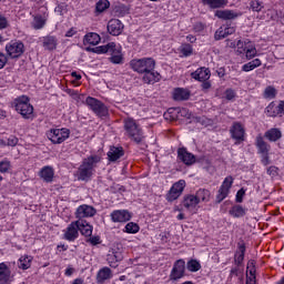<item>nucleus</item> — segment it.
Wrapping results in <instances>:
<instances>
[{"mask_svg": "<svg viewBox=\"0 0 284 284\" xmlns=\"http://www.w3.org/2000/svg\"><path fill=\"white\" fill-rule=\"evenodd\" d=\"M123 128H124V134L130 139V141H133V143H143V140L145 139V134L143 133V129L139 123H136V120L132 118H128L123 121Z\"/></svg>", "mask_w": 284, "mask_h": 284, "instance_id": "nucleus-1", "label": "nucleus"}, {"mask_svg": "<svg viewBox=\"0 0 284 284\" xmlns=\"http://www.w3.org/2000/svg\"><path fill=\"white\" fill-rule=\"evenodd\" d=\"M100 162L101 158L99 155H91L84 159L78 169V181H90L94 174V168H97V163Z\"/></svg>", "mask_w": 284, "mask_h": 284, "instance_id": "nucleus-2", "label": "nucleus"}, {"mask_svg": "<svg viewBox=\"0 0 284 284\" xmlns=\"http://www.w3.org/2000/svg\"><path fill=\"white\" fill-rule=\"evenodd\" d=\"M95 54H110L111 63H123V53H121V47H118L114 42H109L108 44L97 47L93 49Z\"/></svg>", "mask_w": 284, "mask_h": 284, "instance_id": "nucleus-3", "label": "nucleus"}, {"mask_svg": "<svg viewBox=\"0 0 284 284\" xmlns=\"http://www.w3.org/2000/svg\"><path fill=\"white\" fill-rule=\"evenodd\" d=\"M95 54H110L111 63H123V53H121V47H118L114 42H109L108 44L97 47L93 49Z\"/></svg>", "mask_w": 284, "mask_h": 284, "instance_id": "nucleus-4", "label": "nucleus"}, {"mask_svg": "<svg viewBox=\"0 0 284 284\" xmlns=\"http://www.w3.org/2000/svg\"><path fill=\"white\" fill-rule=\"evenodd\" d=\"M11 106L14 108L18 114H21L22 119H32V114H34V106L31 105L30 98L27 95L16 98Z\"/></svg>", "mask_w": 284, "mask_h": 284, "instance_id": "nucleus-5", "label": "nucleus"}, {"mask_svg": "<svg viewBox=\"0 0 284 284\" xmlns=\"http://www.w3.org/2000/svg\"><path fill=\"white\" fill-rule=\"evenodd\" d=\"M130 67L139 74H145L156 68V62L152 58L134 59L130 62Z\"/></svg>", "mask_w": 284, "mask_h": 284, "instance_id": "nucleus-6", "label": "nucleus"}, {"mask_svg": "<svg viewBox=\"0 0 284 284\" xmlns=\"http://www.w3.org/2000/svg\"><path fill=\"white\" fill-rule=\"evenodd\" d=\"M84 103L100 119H103V116H108L109 114L108 106L105 105V103H103L99 99L93 97H88Z\"/></svg>", "mask_w": 284, "mask_h": 284, "instance_id": "nucleus-7", "label": "nucleus"}, {"mask_svg": "<svg viewBox=\"0 0 284 284\" xmlns=\"http://www.w3.org/2000/svg\"><path fill=\"white\" fill-rule=\"evenodd\" d=\"M237 48V54H245V58L247 61H251V59H254L256 54H258V51L256 50V45L254 42L250 40H239L236 43Z\"/></svg>", "mask_w": 284, "mask_h": 284, "instance_id": "nucleus-8", "label": "nucleus"}, {"mask_svg": "<svg viewBox=\"0 0 284 284\" xmlns=\"http://www.w3.org/2000/svg\"><path fill=\"white\" fill-rule=\"evenodd\" d=\"M47 136L49 141L59 145L64 141H68V139H70V129H67V128L51 129L47 132Z\"/></svg>", "mask_w": 284, "mask_h": 284, "instance_id": "nucleus-9", "label": "nucleus"}, {"mask_svg": "<svg viewBox=\"0 0 284 284\" xmlns=\"http://www.w3.org/2000/svg\"><path fill=\"white\" fill-rule=\"evenodd\" d=\"M6 52L10 59H19L26 52V45L20 40H11L6 44Z\"/></svg>", "mask_w": 284, "mask_h": 284, "instance_id": "nucleus-10", "label": "nucleus"}, {"mask_svg": "<svg viewBox=\"0 0 284 284\" xmlns=\"http://www.w3.org/2000/svg\"><path fill=\"white\" fill-rule=\"evenodd\" d=\"M185 276V260L180 258L176 260L173 263L172 270L169 275V281L171 283H176L178 281H181V278H184Z\"/></svg>", "mask_w": 284, "mask_h": 284, "instance_id": "nucleus-11", "label": "nucleus"}, {"mask_svg": "<svg viewBox=\"0 0 284 284\" xmlns=\"http://www.w3.org/2000/svg\"><path fill=\"white\" fill-rule=\"evenodd\" d=\"M232 185H234V178L232 175L226 176L220 186L216 194V203H222L230 195V190H232Z\"/></svg>", "mask_w": 284, "mask_h": 284, "instance_id": "nucleus-12", "label": "nucleus"}, {"mask_svg": "<svg viewBox=\"0 0 284 284\" xmlns=\"http://www.w3.org/2000/svg\"><path fill=\"white\" fill-rule=\"evenodd\" d=\"M184 190H185V180H180L175 182L166 194V201H169V203L176 201V199H179V196L183 194Z\"/></svg>", "mask_w": 284, "mask_h": 284, "instance_id": "nucleus-13", "label": "nucleus"}, {"mask_svg": "<svg viewBox=\"0 0 284 284\" xmlns=\"http://www.w3.org/2000/svg\"><path fill=\"white\" fill-rule=\"evenodd\" d=\"M231 139H234L235 144L245 141V126L241 122H234L230 129Z\"/></svg>", "mask_w": 284, "mask_h": 284, "instance_id": "nucleus-14", "label": "nucleus"}, {"mask_svg": "<svg viewBox=\"0 0 284 284\" xmlns=\"http://www.w3.org/2000/svg\"><path fill=\"white\" fill-rule=\"evenodd\" d=\"M63 232L65 241H77L79 239V220L71 222Z\"/></svg>", "mask_w": 284, "mask_h": 284, "instance_id": "nucleus-15", "label": "nucleus"}, {"mask_svg": "<svg viewBox=\"0 0 284 284\" xmlns=\"http://www.w3.org/2000/svg\"><path fill=\"white\" fill-rule=\"evenodd\" d=\"M14 275L6 262L0 263V284H11Z\"/></svg>", "mask_w": 284, "mask_h": 284, "instance_id": "nucleus-16", "label": "nucleus"}, {"mask_svg": "<svg viewBox=\"0 0 284 284\" xmlns=\"http://www.w3.org/2000/svg\"><path fill=\"white\" fill-rule=\"evenodd\" d=\"M110 217L113 223H128L132 219V213L128 210H115Z\"/></svg>", "mask_w": 284, "mask_h": 284, "instance_id": "nucleus-17", "label": "nucleus"}, {"mask_svg": "<svg viewBox=\"0 0 284 284\" xmlns=\"http://www.w3.org/2000/svg\"><path fill=\"white\" fill-rule=\"evenodd\" d=\"M97 214V210L88 204L80 205L75 211V217L78 221H83V219H90Z\"/></svg>", "mask_w": 284, "mask_h": 284, "instance_id": "nucleus-18", "label": "nucleus"}, {"mask_svg": "<svg viewBox=\"0 0 284 284\" xmlns=\"http://www.w3.org/2000/svg\"><path fill=\"white\" fill-rule=\"evenodd\" d=\"M178 159L184 163V165H194L196 163V156L187 151L185 148L178 150Z\"/></svg>", "mask_w": 284, "mask_h": 284, "instance_id": "nucleus-19", "label": "nucleus"}, {"mask_svg": "<svg viewBox=\"0 0 284 284\" xmlns=\"http://www.w3.org/2000/svg\"><path fill=\"white\" fill-rule=\"evenodd\" d=\"M108 32L112 34V37H119V34L123 33V22L119 19H111L108 22Z\"/></svg>", "mask_w": 284, "mask_h": 284, "instance_id": "nucleus-20", "label": "nucleus"}, {"mask_svg": "<svg viewBox=\"0 0 284 284\" xmlns=\"http://www.w3.org/2000/svg\"><path fill=\"white\" fill-rule=\"evenodd\" d=\"M234 32H236V27L222 26L215 31L214 39L215 41H221V39H225V37H230Z\"/></svg>", "mask_w": 284, "mask_h": 284, "instance_id": "nucleus-21", "label": "nucleus"}, {"mask_svg": "<svg viewBox=\"0 0 284 284\" xmlns=\"http://www.w3.org/2000/svg\"><path fill=\"white\" fill-rule=\"evenodd\" d=\"M265 114L266 116L272 118L283 115V108L281 105V101L278 102V104H276V102H271L265 109Z\"/></svg>", "mask_w": 284, "mask_h": 284, "instance_id": "nucleus-22", "label": "nucleus"}, {"mask_svg": "<svg viewBox=\"0 0 284 284\" xmlns=\"http://www.w3.org/2000/svg\"><path fill=\"white\" fill-rule=\"evenodd\" d=\"M41 41L44 50H57V45H59V40L54 36H45L41 39Z\"/></svg>", "mask_w": 284, "mask_h": 284, "instance_id": "nucleus-23", "label": "nucleus"}, {"mask_svg": "<svg viewBox=\"0 0 284 284\" xmlns=\"http://www.w3.org/2000/svg\"><path fill=\"white\" fill-rule=\"evenodd\" d=\"M255 145L257 148L258 154H268L270 150H272V146L265 142L263 139V135H257L255 139Z\"/></svg>", "mask_w": 284, "mask_h": 284, "instance_id": "nucleus-24", "label": "nucleus"}, {"mask_svg": "<svg viewBox=\"0 0 284 284\" xmlns=\"http://www.w3.org/2000/svg\"><path fill=\"white\" fill-rule=\"evenodd\" d=\"M78 231L82 234V236L90 237L92 236L93 227L85 220H78Z\"/></svg>", "mask_w": 284, "mask_h": 284, "instance_id": "nucleus-25", "label": "nucleus"}, {"mask_svg": "<svg viewBox=\"0 0 284 284\" xmlns=\"http://www.w3.org/2000/svg\"><path fill=\"white\" fill-rule=\"evenodd\" d=\"M182 205L186 210H191V211L196 210V205H199V200H197L196 195L187 194L184 196Z\"/></svg>", "mask_w": 284, "mask_h": 284, "instance_id": "nucleus-26", "label": "nucleus"}, {"mask_svg": "<svg viewBox=\"0 0 284 284\" xmlns=\"http://www.w3.org/2000/svg\"><path fill=\"white\" fill-rule=\"evenodd\" d=\"M39 176L45 183H52L54 179V169L52 166H44L40 170Z\"/></svg>", "mask_w": 284, "mask_h": 284, "instance_id": "nucleus-27", "label": "nucleus"}, {"mask_svg": "<svg viewBox=\"0 0 284 284\" xmlns=\"http://www.w3.org/2000/svg\"><path fill=\"white\" fill-rule=\"evenodd\" d=\"M101 43V36L97 32H89L83 37L84 45H99Z\"/></svg>", "mask_w": 284, "mask_h": 284, "instance_id": "nucleus-28", "label": "nucleus"}, {"mask_svg": "<svg viewBox=\"0 0 284 284\" xmlns=\"http://www.w3.org/2000/svg\"><path fill=\"white\" fill-rule=\"evenodd\" d=\"M215 17H217V19H223L224 21H230L232 19L241 17V13H236V11L232 10H217L215 12Z\"/></svg>", "mask_w": 284, "mask_h": 284, "instance_id": "nucleus-29", "label": "nucleus"}, {"mask_svg": "<svg viewBox=\"0 0 284 284\" xmlns=\"http://www.w3.org/2000/svg\"><path fill=\"white\" fill-rule=\"evenodd\" d=\"M191 75L195 81H207L210 79V69L200 68L195 72L191 73Z\"/></svg>", "mask_w": 284, "mask_h": 284, "instance_id": "nucleus-30", "label": "nucleus"}, {"mask_svg": "<svg viewBox=\"0 0 284 284\" xmlns=\"http://www.w3.org/2000/svg\"><path fill=\"white\" fill-rule=\"evenodd\" d=\"M112 278V270L110 267L101 268L97 274V283L103 284L105 281H110Z\"/></svg>", "mask_w": 284, "mask_h": 284, "instance_id": "nucleus-31", "label": "nucleus"}, {"mask_svg": "<svg viewBox=\"0 0 284 284\" xmlns=\"http://www.w3.org/2000/svg\"><path fill=\"white\" fill-rule=\"evenodd\" d=\"M234 261H235V264L237 265H242L243 261H245V243L244 242H240L237 244V251L235 252Z\"/></svg>", "mask_w": 284, "mask_h": 284, "instance_id": "nucleus-32", "label": "nucleus"}, {"mask_svg": "<svg viewBox=\"0 0 284 284\" xmlns=\"http://www.w3.org/2000/svg\"><path fill=\"white\" fill-rule=\"evenodd\" d=\"M229 214L233 216V219H242V216L247 214V209L243 207L241 204H236L231 207Z\"/></svg>", "mask_w": 284, "mask_h": 284, "instance_id": "nucleus-33", "label": "nucleus"}, {"mask_svg": "<svg viewBox=\"0 0 284 284\" xmlns=\"http://www.w3.org/2000/svg\"><path fill=\"white\" fill-rule=\"evenodd\" d=\"M173 99L174 101H187L190 99V91L183 88L174 89Z\"/></svg>", "mask_w": 284, "mask_h": 284, "instance_id": "nucleus-34", "label": "nucleus"}, {"mask_svg": "<svg viewBox=\"0 0 284 284\" xmlns=\"http://www.w3.org/2000/svg\"><path fill=\"white\" fill-rule=\"evenodd\" d=\"M125 152L121 146H112L108 152L109 161H119L121 156H123Z\"/></svg>", "mask_w": 284, "mask_h": 284, "instance_id": "nucleus-35", "label": "nucleus"}, {"mask_svg": "<svg viewBox=\"0 0 284 284\" xmlns=\"http://www.w3.org/2000/svg\"><path fill=\"white\" fill-rule=\"evenodd\" d=\"M264 136L265 139H267V141L276 143V141H278L283 136V133L278 129L273 128L266 131L264 133Z\"/></svg>", "mask_w": 284, "mask_h": 284, "instance_id": "nucleus-36", "label": "nucleus"}, {"mask_svg": "<svg viewBox=\"0 0 284 284\" xmlns=\"http://www.w3.org/2000/svg\"><path fill=\"white\" fill-rule=\"evenodd\" d=\"M203 6H207L211 10H216L219 8H225L227 6V0H202Z\"/></svg>", "mask_w": 284, "mask_h": 284, "instance_id": "nucleus-37", "label": "nucleus"}, {"mask_svg": "<svg viewBox=\"0 0 284 284\" xmlns=\"http://www.w3.org/2000/svg\"><path fill=\"white\" fill-rule=\"evenodd\" d=\"M32 256L30 255H22L18 260V267L19 270H30L32 267Z\"/></svg>", "mask_w": 284, "mask_h": 284, "instance_id": "nucleus-38", "label": "nucleus"}, {"mask_svg": "<svg viewBox=\"0 0 284 284\" xmlns=\"http://www.w3.org/2000/svg\"><path fill=\"white\" fill-rule=\"evenodd\" d=\"M161 79V75L158 72H154V69L151 71H146L143 75L144 83H156Z\"/></svg>", "mask_w": 284, "mask_h": 284, "instance_id": "nucleus-39", "label": "nucleus"}, {"mask_svg": "<svg viewBox=\"0 0 284 284\" xmlns=\"http://www.w3.org/2000/svg\"><path fill=\"white\" fill-rule=\"evenodd\" d=\"M210 196L211 193L209 190L205 189H200L199 191H196L195 193V197L197 199V203H207L210 202Z\"/></svg>", "mask_w": 284, "mask_h": 284, "instance_id": "nucleus-40", "label": "nucleus"}, {"mask_svg": "<svg viewBox=\"0 0 284 284\" xmlns=\"http://www.w3.org/2000/svg\"><path fill=\"white\" fill-rule=\"evenodd\" d=\"M262 62L261 59H254L245 64H243V72H252V70H256V68H261Z\"/></svg>", "mask_w": 284, "mask_h": 284, "instance_id": "nucleus-41", "label": "nucleus"}, {"mask_svg": "<svg viewBox=\"0 0 284 284\" xmlns=\"http://www.w3.org/2000/svg\"><path fill=\"white\" fill-rule=\"evenodd\" d=\"M139 230H141V227L139 226V224L134 223V222H129L124 229L123 232H125L126 234H138Z\"/></svg>", "mask_w": 284, "mask_h": 284, "instance_id": "nucleus-42", "label": "nucleus"}, {"mask_svg": "<svg viewBox=\"0 0 284 284\" xmlns=\"http://www.w3.org/2000/svg\"><path fill=\"white\" fill-rule=\"evenodd\" d=\"M193 52H194V49L190 43L181 44L180 53L182 54V57H192Z\"/></svg>", "mask_w": 284, "mask_h": 284, "instance_id": "nucleus-43", "label": "nucleus"}, {"mask_svg": "<svg viewBox=\"0 0 284 284\" xmlns=\"http://www.w3.org/2000/svg\"><path fill=\"white\" fill-rule=\"evenodd\" d=\"M276 94H278V92L276 91V89L272 85L266 87L263 93L264 99H276Z\"/></svg>", "mask_w": 284, "mask_h": 284, "instance_id": "nucleus-44", "label": "nucleus"}, {"mask_svg": "<svg viewBox=\"0 0 284 284\" xmlns=\"http://www.w3.org/2000/svg\"><path fill=\"white\" fill-rule=\"evenodd\" d=\"M45 27V19L41 16H36L33 18V28L34 30H41Z\"/></svg>", "mask_w": 284, "mask_h": 284, "instance_id": "nucleus-45", "label": "nucleus"}, {"mask_svg": "<svg viewBox=\"0 0 284 284\" xmlns=\"http://www.w3.org/2000/svg\"><path fill=\"white\" fill-rule=\"evenodd\" d=\"M186 268L189 272H199V270H201V263L196 260H190L186 263Z\"/></svg>", "mask_w": 284, "mask_h": 284, "instance_id": "nucleus-46", "label": "nucleus"}, {"mask_svg": "<svg viewBox=\"0 0 284 284\" xmlns=\"http://www.w3.org/2000/svg\"><path fill=\"white\" fill-rule=\"evenodd\" d=\"M110 8V1L109 0H100L95 4L97 12H105Z\"/></svg>", "mask_w": 284, "mask_h": 284, "instance_id": "nucleus-47", "label": "nucleus"}, {"mask_svg": "<svg viewBox=\"0 0 284 284\" xmlns=\"http://www.w3.org/2000/svg\"><path fill=\"white\" fill-rule=\"evenodd\" d=\"M250 8L253 12H261L263 10V2L258 0H251Z\"/></svg>", "mask_w": 284, "mask_h": 284, "instance_id": "nucleus-48", "label": "nucleus"}, {"mask_svg": "<svg viewBox=\"0 0 284 284\" xmlns=\"http://www.w3.org/2000/svg\"><path fill=\"white\" fill-rule=\"evenodd\" d=\"M12 170V164L8 160H3L0 162V173L6 174Z\"/></svg>", "mask_w": 284, "mask_h": 284, "instance_id": "nucleus-49", "label": "nucleus"}, {"mask_svg": "<svg viewBox=\"0 0 284 284\" xmlns=\"http://www.w3.org/2000/svg\"><path fill=\"white\" fill-rule=\"evenodd\" d=\"M246 274L248 275H256V262L254 260H250L247 262V266H246Z\"/></svg>", "mask_w": 284, "mask_h": 284, "instance_id": "nucleus-50", "label": "nucleus"}, {"mask_svg": "<svg viewBox=\"0 0 284 284\" xmlns=\"http://www.w3.org/2000/svg\"><path fill=\"white\" fill-rule=\"evenodd\" d=\"M266 173L268 174V176H272V179H274V176H278V168H276L275 165L268 166Z\"/></svg>", "mask_w": 284, "mask_h": 284, "instance_id": "nucleus-51", "label": "nucleus"}, {"mask_svg": "<svg viewBox=\"0 0 284 284\" xmlns=\"http://www.w3.org/2000/svg\"><path fill=\"white\" fill-rule=\"evenodd\" d=\"M19 143V139L14 135H10L7 140V145H10L11 148H14Z\"/></svg>", "mask_w": 284, "mask_h": 284, "instance_id": "nucleus-52", "label": "nucleus"}, {"mask_svg": "<svg viewBox=\"0 0 284 284\" xmlns=\"http://www.w3.org/2000/svg\"><path fill=\"white\" fill-rule=\"evenodd\" d=\"M110 267H116V263H119V261H116V258L114 257V255L112 253H110L108 255V258H106Z\"/></svg>", "mask_w": 284, "mask_h": 284, "instance_id": "nucleus-53", "label": "nucleus"}, {"mask_svg": "<svg viewBox=\"0 0 284 284\" xmlns=\"http://www.w3.org/2000/svg\"><path fill=\"white\" fill-rule=\"evenodd\" d=\"M6 63H8V55H6L3 52H0V70L6 68Z\"/></svg>", "mask_w": 284, "mask_h": 284, "instance_id": "nucleus-54", "label": "nucleus"}, {"mask_svg": "<svg viewBox=\"0 0 284 284\" xmlns=\"http://www.w3.org/2000/svg\"><path fill=\"white\" fill-rule=\"evenodd\" d=\"M91 245H101V237L100 236H90V239L87 241Z\"/></svg>", "mask_w": 284, "mask_h": 284, "instance_id": "nucleus-55", "label": "nucleus"}, {"mask_svg": "<svg viewBox=\"0 0 284 284\" xmlns=\"http://www.w3.org/2000/svg\"><path fill=\"white\" fill-rule=\"evenodd\" d=\"M111 254L113 255V257H115V261H123V252L113 250Z\"/></svg>", "mask_w": 284, "mask_h": 284, "instance_id": "nucleus-56", "label": "nucleus"}, {"mask_svg": "<svg viewBox=\"0 0 284 284\" xmlns=\"http://www.w3.org/2000/svg\"><path fill=\"white\" fill-rule=\"evenodd\" d=\"M224 94H225V99H227V101H232V99H234V97H236V92H234V90H232V89H227Z\"/></svg>", "mask_w": 284, "mask_h": 284, "instance_id": "nucleus-57", "label": "nucleus"}, {"mask_svg": "<svg viewBox=\"0 0 284 284\" xmlns=\"http://www.w3.org/2000/svg\"><path fill=\"white\" fill-rule=\"evenodd\" d=\"M243 196H245V191L240 189L236 193V203H243Z\"/></svg>", "mask_w": 284, "mask_h": 284, "instance_id": "nucleus-58", "label": "nucleus"}, {"mask_svg": "<svg viewBox=\"0 0 284 284\" xmlns=\"http://www.w3.org/2000/svg\"><path fill=\"white\" fill-rule=\"evenodd\" d=\"M8 28V18L0 14V30Z\"/></svg>", "mask_w": 284, "mask_h": 284, "instance_id": "nucleus-59", "label": "nucleus"}, {"mask_svg": "<svg viewBox=\"0 0 284 284\" xmlns=\"http://www.w3.org/2000/svg\"><path fill=\"white\" fill-rule=\"evenodd\" d=\"M193 30L195 32H202V30H205V24H203V22H196L193 27Z\"/></svg>", "mask_w": 284, "mask_h": 284, "instance_id": "nucleus-60", "label": "nucleus"}, {"mask_svg": "<svg viewBox=\"0 0 284 284\" xmlns=\"http://www.w3.org/2000/svg\"><path fill=\"white\" fill-rule=\"evenodd\" d=\"M261 156H262V160H261L262 164L270 165V153H263L261 154Z\"/></svg>", "mask_w": 284, "mask_h": 284, "instance_id": "nucleus-61", "label": "nucleus"}, {"mask_svg": "<svg viewBox=\"0 0 284 284\" xmlns=\"http://www.w3.org/2000/svg\"><path fill=\"white\" fill-rule=\"evenodd\" d=\"M246 284H256V275L246 273Z\"/></svg>", "mask_w": 284, "mask_h": 284, "instance_id": "nucleus-62", "label": "nucleus"}, {"mask_svg": "<svg viewBox=\"0 0 284 284\" xmlns=\"http://www.w3.org/2000/svg\"><path fill=\"white\" fill-rule=\"evenodd\" d=\"M67 94H69V97H73V99H77L79 97V92L72 89H67Z\"/></svg>", "mask_w": 284, "mask_h": 284, "instance_id": "nucleus-63", "label": "nucleus"}, {"mask_svg": "<svg viewBox=\"0 0 284 284\" xmlns=\"http://www.w3.org/2000/svg\"><path fill=\"white\" fill-rule=\"evenodd\" d=\"M65 276H72L74 274V267L69 266L65 271H64Z\"/></svg>", "mask_w": 284, "mask_h": 284, "instance_id": "nucleus-64", "label": "nucleus"}]
</instances>
